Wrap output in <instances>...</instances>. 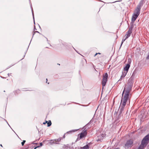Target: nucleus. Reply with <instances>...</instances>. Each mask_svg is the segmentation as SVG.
Wrapping results in <instances>:
<instances>
[{"label":"nucleus","mask_w":149,"mask_h":149,"mask_svg":"<svg viewBox=\"0 0 149 149\" xmlns=\"http://www.w3.org/2000/svg\"><path fill=\"white\" fill-rule=\"evenodd\" d=\"M132 85L133 84L132 82H128L124 87L122 93L123 97L118 111L119 114H121L122 113L127 101L129 99L131 96L130 92L132 90Z\"/></svg>","instance_id":"obj_1"},{"label":"nucleus","mask_w":149,"mask_h":149,"mask_svg":"<svg viewBox=\"0 0 149 149\" xmlns=\"http://www.w3.org/2000/svg\"><path fill=\"white\" fill-rule=\"evenodd\" d=\"M149 140V134L146 136L142 141L138 149H144L148 143Z\"/></svg>","instance_id":"obj_2"},{"label":"nucleus","mask_w":149,"mask_h":149,"mask_svg":"<svg viewBox=\"0 0 149 149\" xmlns=\"http://www.w3.org/2000/svg\"><path fill=\"white\" fill-rule=\"evenodd\" d=\"M132 28H129L128 31L127 32L126 34L125 35L123 38L121 46L122 45L123 42L130 36V35L132 33Z\"/></svg>","instance_id":"obj_3"},{"label":"nucleus","mask_w":149,"mask_h":149,"mask_svg":"<svg viewBox=\"0 0 149 149\" xmlns=\"http://www.w3.org/2000/svg\"><path fill=\"white\" fill-rule=\"evenodd\" d=\"M108 77V75L107 73H105L103 75V79L102 82V84L103 86L102 89H103V87L106 84V82L107 81V79Z\"/></svg>","instance_id":"obj_4"},{"label":"nucleus","mask_w":149,"mask_h":149,"mask_svg":"<svg viewBox=\"0 0 149 149\" xmlns=\"http://www.w3.org/2000/svg\"><path fill=\"white\" fill-rule=\"evenodd\" d=\"M87 132L86 130L83 131L81 133L78 135V137L77 138V140H79L84 137H85L87 135Z\"/></svg>","instance_id":"obj_5"},{"label":"nucleus","mask_w":149,"mask_h":149,"mask_svg":"<svg viewBox=\"0 0 149 149\" xmlns=\"http://www.w3.org/2000/svg\"><path fill=\"white\" fill-rule=\"evenodd\" d=\"M142 6V5L141 4V3H140L137 6L135 10L134 14L137 15H139L140 14L141 7Z\"/></svg>","instance_id":"obj_6"},{"label":"nucleus","mask_w":149,"mask_h":149,"mask_svg":"<svg viewBox=\"0 0 149 149\" xmlns=\"http://www.w3.org/2000/svg\"><path fill=\"white\" fill-rule=\"evenodd\" d=\"M133 142L132 140H129L127 141L125 145V148L131 147L132 146Z\"/></svg>","instance_id":"obj_7"},{"label":"nucleus","mask_w":149,"mask_h":149,"mask_svg":"<svg viewBox=\"0 0 149 149\" xmlns=\"http://www.w3.org/2000/svg\"><path fill=\"white\" fill-rule=\"evenodd\" d=\"M127 72H126L125 71L123 72L121 76L120 79H119L118 81L123 79L126 75Z\"/></svg>","instance_id":"obj_8"},{"label":"nucleus","mask_w":149,"mask_h":149,"mask_svg":"<svg viewBox=\"0 0 149 149\" xmlns=\"http://www.w3.org/2000/svg\"><path fill=\"white\" fill-rule=\"evenodd\" d=\"M130 67V65L129 63L127 64L124 68V71L128 72V71Z\"/></svg>","instance_id":"obj_9"},{"label":"nucleus","mask_w":149,"mask_h":149,"mask_svg":"<svg viewBox=\"0 0 149 149\" xmlns=\"http://www.w3.org/2000/svg\"><path fill=\"white\" fill-rule=\"evenodd\" d=\"M138 16V15L134 13L132 18V22H134L136 20Z\"/></svg>","instance_id":"obj_10"},{"label":"nucleus","mask_w":149,"mask_h":149,"mask_svg":"<svg viewBox=\"0 0 149 149\" xmlns=\"http://www.w3.org/2000/svg\"><path fill=\"white\" fill-rule=\"evenodd\" d=\"M89 148V146L88 145H87L81 148V149H88Z\"/></svg>","instance_id":"obj_11"},{"label":"nucleus","mask_w":149,"mask_h":149,"mask_svg":"<svg viewBox=\"0 0 149 149\" xmlns=\"http://www.w3.org/2000/svg\"><path fill=\"white\" fill-rule=\"evenodd\" d=\"M46 122L47 123V126L48 127L50 126L52 124L51 121H49V122L46 121Z\"/></svg>","instance_id":"obj_12"},{"label":"nucleus","mask_w":149,"mask_h":149,"mask_svg":"<svg viewBox=\"0 0 149 149\" xmlns=\"http://www.w3.org/2000/svg\"><path fill=\"white\" fill-rule=\"evenodd\" d=\"M61 138H59L58 139H55V141L56 142H57V141L58 142V141H60L61 140Z\"/></svg>","instance_id":"obj_13"},{"label":"nucleus","mask_w":149,"mask_h":149,"mask_svg":"<svg viewBox=\"0 0 149 149\" xmlns=\"http://www.w3.org/2000/svg\"><path fill=\"white\" fill-rule=\"evenodd\" d=\"M42 146V143H40V145L39 146H38L35 148L34 149H36L37 148L39 147L40 146Z\"/></svg>","instance_id":"obj_14"},{"label":"nucleus","mask_w":149,"mask_h":149,"mask_svg":"<svg viewBox=\"0 0 149 149\" xmlns=\"http://www.w3.org/2000/svg\"><path fill=\"white\" fill-rule=\"evenodd\" d=\"M26 142V141H25V140H24L23 142H22L21 143V144H22V146H23L24 144V143H25V142Z\"/></svg>","instance_id":"obj_15"},{"label":"nucleus","mask_w":149,"mask_h":149,"mask_svg":"<svg viewBox=\"0 0 149 149\" xmlns=\"http://www.w3.org/2000/svg\"><path fill=\"white\" fill-rule=\"evenodd\" d=\"M128 62L129 63H130L131 61V59H130L129 58L128 60Z\"/></svg>","instance_id":"obj_16"},{"label":"nucleus","mask_w":149,"mask_h":149,"mask_svg":"<svg viewBox=\"0 0 149 149\" xmlns=\"http://www.w3.org/2000/svg\"><path fill=\"white\" fill-rule=\"evenodd\" d=\"M146 59H149V54L146 57Z\"/></svg>","instance_id":"obj_17"},{"label":"nucleus","mask_w":149,"mask_h":149,"mask_svg":"<svg viewBox=\"0 0 149 149\" xmlns=\"http://www.w3.org/2000/svg\"><path fill=\"white\" fill-rule=\"evenodd\" d=\"M101 54L100 53H96V54H95L94 56H95L96 55H97V54Z\"/></svg>","instance_id":"obj_18"},{"label":"nucleus","mask_w":149,"mask_h":149,"mask_svg":"<svg viewBox=\"0 0 149 149\" xmlns=\"http://www.w3.org/2000/svg\"><path fill=\"white\" fill-rule=\"evenodd\" d=\"M63 136H64V138H65V135H64Z\"/></svg>","instance_id":"obj_19"},{"label":"nucleus","mask_w":149,"mask_h":149,"mask_svg":"<svg viewBox=\"0 0 149 149\" xmlns=\"http://www.w3.org/2000/svg\"><path fill=\"white\" fill-rule=\"evenodd\" d=\"M46 80H47V79H46Z\"/></svg>","instance_id":"obj_20"},{"label":"nucleus","mask_w":149,"mask_h":149,"mask_svg":"<svg viewBox=\"0 0 149 149\" xmlns=\"http://www.w3.org/2000/svg\"><path fill=\"white\" fill-rule=\"evenodd\" d=\"M70 132H71V131H70ZM69 132H68L67 133H68Z\"/></svg>","instance_id":"obj_21"},{"label":"nucleus","mask_w":149,"mask_h":149,"mask_svg":"<svg viewBox=\"0 0 149 149\" xmlns=\"http://www.w3.org/2000/svg\"><path fill=\"white\" fill-rule=\"evenodd\" d=\"M43 124H45V123H43Z\"/></svg>","instance_id":"obj_22"},{"label":"nucleus","mask_w":149,"mask_h":149,"mask_svg":"<svg viewBox=\"0 0 149 149\" xmlns=\"http://www.w3.org/2000/svg\"><path fill=\"white\" fill-rule=\"evenodd\" d=\"M133 74H134V73H133V74H132V76L133 75Z\"/></svg>","instance_id":"obj_23"},{"label":"nucleus","mask_w":149,"mask_h":149,"mask_svg":"<svg viewBox=\"0 0 149 149\" xmlns=\"http://www.w3.org/2000/svg\"><path fill=\"white\" fill-rule=\"evenodd\" d=\"M72 131L74 132V130H73V131Z\"/></svg>","instance_id":"obj_24"}]
</instances>
